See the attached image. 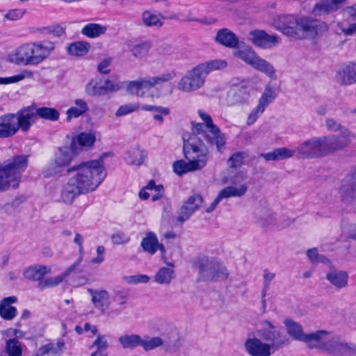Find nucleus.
<instances>
[{"label": "nucleus", "instance_id": "f257e3e1", "mask_svg": "<svg viewBox=\"0 0 356 356\" xmlns=\"http://www.w3.org/2000/svg\"><path fill=\"white\" fill-rule=\"evenodd\" d=\"M98 159L82 161L67 169V173L75 172L71 177L73 181L79 184L86 194L95 191L106 176L104 167V156Z\"/></svg>", "mask_w": 356, "mask_h": 356}, {"label": "nucleus", "instance_id": "f03ea898", "mask_svg": "<svg viewBox=\"0 0 356 356\" xmlns=\"http://www.w3.org/2000/svg\"><path fill=\"white\" fill-rule=\"evenodd\" d=\"M28 165L29 156L25 154L13 156L0 163V192L17 188Z\"/></svg>", "mask_w": 356, "mask_h": 356}, {"label": "nucleus", "instance_id": "7ed1b4c3", "mask_svg": "<svg viewBox=\"0 0 356 356\" xmlns=\"http://www.w3.org/2000/svg\"><path fill=\"white\" fill-rule=\"evenodd\" d=\"M319 339H314L309 348H317L333 356H356V345L346 343L340 340L337 336L324 330L316 331Z\"/></svg>", "mask_w": 356, "mask_h": 356}, {"label": "nucleus", "instance_id": "20e7f679", "mask_svg": "<svg viewBox=\"0 0 356 356\" xmlns=\"http://www.w3.org/2000/svg\"><path fill=\"white\" fill-rule=\"evenodd\" d=\"M54 49V44L50 41L28 43L19 47L15 54V63L17 65H38L42 63Z\"/></svg>", "mask_w": 356, "mask_h": 356}, {"label": "nucleus", "instance_id": "39448f33", "mask_svg": "<svg viewBox=\"0 0 356 356\" xmlns=\"http://www.w3.org/2000/svg\"><path fill=\"white\" fill-rule=\"evenodd\" d=\"M193 266L198 269L199 276L197 282L225 280L229 276L227 268L214 258L198 257L193 261Z\"/></svg>", "mask_w": 356, "mask_h": 356}, {"label": "nucleus", "instance_id": "423d86ee", "mask_svg": "<svg viewBox=\"0 0 356 356\" xmlns=\"http://www.w3.org/2000/svg\"><path fill=\"white\" fill-rule=\"evenodd\" d=\"M183 154L188 161L197 163L199 168L202 169L207 163L209 149L203 140L194 134H183Z\"/></svg>", "mask_w": 356, "mask_h": 356}, {"label": "nucleus", "instance_id": "0eeeda50", "mask_svg": "<svg viewBox=\"0 0 356 356\" xmlns=\"http://www.w3.org/2000/svg\"><path fill=\"white\" fill-rule=\"evenodd\" d=\"M79 154V150L65 138L63 145L58 147L55 152L54 158L49 167L42 170V175L48 178L61 172L63 168L70 166Z\"/></svg>", "mask_w": 356, "mask_h": 356}, {"label": "nucleus", "instance_id": "6e6552de", "mask_svg": "<svg viewBox=\"0 0 356 356\" xmlns=\"http://www.w3.org/2000/svg\"><path fill=\"white\" fill-rule=\"evenodd\" d=\"M261 323L266 327L259 330L257 334L265 343L269 345L273 353L289 345V338L284 332L282 327L274 325L268 320H265Z\"/></svg>", "mask_w": 356, "mask_h": 356}, {"label": "nucleus", "instance_id": "1a4fd4ad", "mask_svg": "<svg viewBox=\"0 0 356 356\" xmlns=\"http://www.w3.org/2000/svg\"><path fill=\"white\" fill-rule=\"evenodd\" d=\"M328 31V25L311 16H300L296 40H314Z\"/></svg>", "mask_w": 356, "mask_h": 356}, {"label": "nucleus", "instance_id": "9d476101", "mask_svg": "<svg viewBox=\"0 0 356 356\" xmlns=\"http://www.w3.org/2000/svg\"><path fill=\"white\" fill-rule=\"evenodd\" d=\"M296 156L298 159H311L325 156L322 137H314L296 147Z\"/></svg>", "mask_w": 356, "mask_h": 356}, {"label": "nucleus", "instance_id": "9b49d317", "mask_svg": "<svg viewBox=\"0 0 356 356\" xmlns=\"http://www.w3.org/2000/svg\"><path fill=\"white\" fill-rule=\"evenodd\" d=\"M354 135L347 129L341 130L339 135L323 136L325 156L340 151L346 147L351 142Z\"/></svg>", "mask_w": 356, "mask_h": 356}, {"label": "nucleus", "instance_id": "f8f14e48", "mask_svg": "<svg viewBox=\"0 0 356 356\" xmlns=\"http://www.w3.org/2000/svg\"><path fill=\"white\" fill-rule=\"evenodd\" d=\"M354 135L347 129L341 130L339 135L323 136L325 156L340 151L346 147L351 142Z\"/></svg>", "mask_w": 356, "mask_h": 356}, {"label": "nucleus", "instance_id": "ddd939ff", "mask_svg": "<svg viewBox=\"0 0 356 356\" xmlns=\"http://www.w3.org/2000/svg\"><path fill=\"white\" fill-rule=\"evenodd\" d=\"M252 86L249 81H243L238 84H234L227 92L226 102L232 106L248 104L250 97Z\"/></svg>", "mask_w": 356, "mask_h": 356}, {"label": "nucleus", "instance_id": "4468645a", "mask_svg": "<svg viewBox=\"0 0 356 356\" xmlns=\"http://www.w3.org/2000/svg\"><path fill=\"white\" fill-rule=\"evenodd\" d=\"M200 118L204 122V126L209 129V134H204V137L207 142L210 145H215L218 151L224 147L225 144V135L221 132L220 129L213 124L211 117L204 113L202 110L198 111Z\"/></svg>", "mask_w": 356, "mask_h": 356}, {"label": "nucleus", "instance_id": "2eb2a0df", "mask_svg": "<svg viewBox=\"0 0 356 356\" xmlns=\"http://www.w3.org/2000/svg\"><path fill=\"white\" fill-rule=\"evenodd\" d=\"M300 17L293 15H281L275 18L274 27L284 35L296 39Z\"/></svg>", "mask_w": 356, "mask_h": 356}, {"label": "nucleus", "instance_id": "dca6fc26", "mask_svg": "<svg viewBox=\"0 0 356 356\" xmlns=\"http://www.w3.org/2000/svg\"><path fill=\"white\" fill-rule=\"evenodd\" d=\"M205 77V73L198 65L181 79L178 88L184 92L196 90L204 84Z\"/></svg>", "mask_w": 356, "mask_h": 356}, {"label": "nucleus", "instance_id": "f3484780", "mask_svg": "<svg viewBox=\"0 0 356 356\" xmlns=\"http://www.w3.org/2000/svg\"><path fill=\"white\" fill-rule=\"evenodd\" d=\"M339 193L342 202L351 203L356 200V165L341 180Z\"/></svg>", "mask_w": 356, "mask_h": 356}, {"label": "nucleus", "instance_id": "a211bd4d", "mask_svg": "<svg viewBox=\"0 0 356 356\" xmlns=\"http://www.w3.org/2000/svg\"><path fill=\"white\" fill-rule=\"evenodd\" d=\"M283 323L287 334L291 338L298 341L305 342L309 348V345L313 343L314 339H319L318 334H316V332L310 334L304 333L302 326L291 318L284 319Z\"/></svg>", "mask_w": 356, "mask_h": 356}, {"label": "nucleus", "instance_id": "6ab92c4d", "mask_svg": "<svg viewBox=\"0 0 356 356\" xmlns=\"http://www.w3.org/2000/svg\"><path fill=\"white\" fill-rule=\"evenodd\" d=\"M337 83L349 86L356 83V60L342 63L335 75Z\"/></svg>", "mask_w": 356, "mask_h": 356}, {"label": "nucleus", "instance_id": "aec40b11", "mask_svg": "<svg viewBox=\"0 0 356 356\" xmlns=\"http://www.w3.org/2000/svg\"><path fill=\"white\" fill-rule=\"evenodd\" d=\"M203 203V197L200 194H193L186 200L180 209L177 221L183 223L198 210Z\"/></svg>", "mask_w": 356, "mask_h": 356}, {"label": "nucleus", "instance_id": "412c9836", "mask_svg": "<svg viewBox=\"0 0 356 356\" xmlns=\"http://www.w3.org/2000/svg\"><path fill=\"white\" fill-rule=\"evenodd\" d=\"M244 348L250 356H271L273 354L269 345L257 337L248 338Z\"/></svg>", "mask_w": 356, "mask_h": 356}, {"label": "nucleus", "instance_id": "4be33fe9", "mask_svg": "<svg viewBox=\"0 0 356 356\" xmlns=\"http://www.w3.org/2000/svg\"><path fill=\"white\" fill-rule=\"evenodd\" d=\"M252 43L259 48L269 49L279 42L277 35H269L264 30L255 29L249 33Z\"/></svg>", "mask_w": 356, "mask_h": 356}, {"label": "nucleus", "instance_id": "5701e85b", "mask_svg": "<svg viewBox=\"0 0 356 356\" xmlns=\"http://www.w3.org/2000/svg\"><path fill=\"white\" fill-rule=\"evenodd\" d=\"M34 110H35L34 106H27L14 113L16 115L15 124L17 130L21 129L22 131H27L30 129L35 122L33 118L37 116L36 111Z\"/></svg>", "mask_w": 356, "mask_h": 356}, {"label": "nucleus", "instance_id": "b1692460", "mask_svg": "<svg viewBox=\"0 0 356 356\" xmlns=\"http://www.w3.org/2000/svg\"><path fill=\"white\" fill-rule=\"evenodd\" d=\"M348 0H320L314 6L312 13L315 16L329 15L342 8Z\"/></svg>", "mask_w": 356, "mask_h": 356}, {"label": "nucleus", "instance_id": "393cba45", "mask_svg": "<svg viewBox=\"0 0 356 356\" xmlns=\"http://www.w3.org/2000/svg\"><path fill=\"white\" fill-rule=\"evenodd\" d=\"M214 41L217 44L229 49L238 48L241 44L239 38L236 33L227 28L219 29L216 32Z\"/></svg>", "mask_w": 356, "mask_h": 356}, {"label": "nucleus", "instance_id": "a878e982", "mask_svg": "<svg viewBox=\"0 0 356 356\" xmlns=\"http://www.w3.org/2000/svg\"><path fill=\"white\" fill-rule=\"evenodd\" d=\"M81 194H86V193L70 177L62 186L60 198L65 204L70 205Z\"/></svg>", "mask_w": 356, "mask_h": 356}, {"label": "nucleus", "instance_id": "bb28decb", "mask_svg": "<svg viewBox=\"0 0 356 356\" xmlns=\"http://www.w3.org/2000/svg\"><path fill=\"white\" fill-rule=\"evenodd\" d=\"M15 120L16 115L14 113L0 116V138H10L18 131Z\"/></svg>", "mask_w": 356, "mask_h": 356}, {"label": "nucleus", "instance_id": "cd10ccee", "mask_svg": "<svg viewBox=\"0 0 356 356\" xmlns=\"http://www.w3.org/2000/svg\"><path fill=\"white\" fill-rule=\"evenodd\" d=\"M83 257L81 255L76 261L69 266L63 273V277L65 279L70 275L74 274L73 285L79 286L85 285L88 283V279L86 275H81V273H83L82 268H80V264L82 262Z\"/></svg>", "mask_w": 356, "mask_h": 356}, {"label": "nucleus", "instance_id": "c85d7f7f", "mask_svg": "<svg viewBox=\"0 0 356 356\" xmlns=\"http://www.w3.org/2000/svg\"><path fill=\"white\" fill-rule=\"evenodd\" d=\"M66 139L70 140L74 147L82 151V147H91L96 141L95 134L92 132H81L74 136L67 135Z\"/></svg>", "mask_w": 356, "mask_h": 356}, {"label": "nucleus", "instance_id": "c756f323", "mask_svg": "<svg viewBox=\"0 0 356 356\" xmlns=\"http://www.w3.org/2000/svg\"><path fill=\"white\" fill-rule=\"evenodd\" d=\"M17 301L16 296H9L3 298L0 301V316L6 321L13 320L17 314L15 307L11 306V304Z\"/></svg>", "mask_w": 356, "mask_h": 356}, {"label": "nucleus", "instance_id": "7c9ffc66", "mask_svg": "<svg viewBox=\"0 0 356 356\" xmlns=\"http://www.w3.org/2000/svg\"><path fill=\"white\" fill-rule=\"evenodd\" d=\"M88 292L92 296L91 300L94 307L99 309L102 313H104L108 308L106 302L109 300V294L106 290H95L92 289H88Z\"/></svg>", "mask_w": 356, "mask_h": 356}, {"label": "nucleus", "instance_id": "2f4dec72", "mask_svg": "<svg viewBox=\"0 0 356 356\" xmlns=\"http://www.w3.org/2000/svg\"><path fill=\"white\" fill-rule=\"evenodd\" d=\"M51 273V268L47 266L33 265L26 268L23 273L24 277L31 281L40 282L48 274Z\"/></svg>", "mask_w": 356, "mask_h": 356}, {"label": "nucleus", "instance_id": "473e14b6", "mask_svg": "<svg viewBox=\"0 0 356 356\" xmlns=\"http://www.w3.org/2000/svg\"><path fill=\"white\" fill-rule=\"evenodd\" d=\"M163 341V346H164L165 350L167 352H177L182 346L181 337L176 330H171L164 334Z\"/></svg>", "mask_w": 356, "mask_h": 356}, {"label": "nucleus", "instance_id": "72a5a7b5", "mask_svg": "<svg viewBox=\"0 0 356 356\" xmlns=\"http://www.w3.org/2000/svg\"><path fill=\"white\" fill-rule=\"evenodd\" d=\"M235 49L233 52L234 56L252 66L257 56L255 51L250 46L246 45L244 42H241L239 47Z\"/></svg>", "mask_w": 356, "mask_h": 356}, {"label": "nucleus", "instance_id": "f704fd0d", "mask_svg": "<svg viewBox=\"0 0 356 356\" xmlns=\"http://www.w3.org/2000/svg\"><path fill=\"white\" fill-rule=\"evenodd\" d=\"M296 154L295 150H291L287 147H283L276 148L272 152L268 153H261L260 157L264 158L266 161H279L292 157Z\"/></svg>", "mask_w": 356, "mask_h": 356}, {"label": "nucleus", "instance_id": "c9c22d12", "mask_svg": "<svg viewBox=\"0 0 356 356\" xmlns=\"http://www.w3.org/2000/svg\"><path fill=\"white\" fill-rule=\"evenodd\" d=\"M252 67L255 70L266 74L271 79H277V75L274 67L268 61L260 58L258 55L252 63Z\"/></svg>", "mask_w": 356, "mask_h": 356}, {"label": "nucleus", "instance_id": "e433bc0d", "mask_svg": "<svg viewBox=\"0 0 356 356\" xmlns=\"http://www.w3.org/2000/svg\"><path fill=\"white\" fill-rule=\"evenodd\" d=\"M326 279L337 289L347 286L348 275L346 271H332L326 275Z\"/></svg>", "mask_w": 356, "mask_h": 356}, {"label": "nucleus", "instance_id": "4c0bfd02", "mask_svg": "<svg viewBox=\"0 0 356 356\" xmlns=\"http://www.w3.org/2000/svg\"><path fill=\"white\" fill-rule=\"evenodd\" d=\"M173 171L179 176H181L188 172L200 170L197 163L192 161H185L183 159L175 161L172 165Z\"/></svg>", "mask_w": 356, "mask_h": 356}, {"label": "nucleus", "instance_id": "58836bf2", "mask_svg": "<svg viewBox=\"0 0 356 356\" xmlns=\"http://www.w3.org/2000/svg\"><path fill=\"white\" fill-rule=\"evenodd\" d=\"M142 337L139 334H123L118 338V341L124 349L134 350L141 346Z\"/></svg>", "mask_w": 356, "mask_h": 356}, {"label": "nucleus", "instance_id": "ea45409f", "mask_svg": "<svg viewBox=\"0 0 356 356\" xmlns=\"http://www.w3.org/2000/svg\"><path fill=\"white\" fill-rule=\"evenodd\" d=\"M65 342L63 339H59L56 343H49L42 346L38 349V353L41 355L51 353L54 356H60L64 351Z\"/></svg>", "mask_w": 356, "mask_h": 356}, {"label": "nucleus", "instance_id": "a19ab883", "mask_svg": "<svg viewBox=\"0 0 356 356\" xmlns=\"http://www.w3.org/2000/svg\"><path fill=\"white\" fill-rule=\"evenodd\" d=\"M107 30L106 26L96 23H89L81 29V33L90 38H95L104 35Z\"/></svg>", "mask_w": 356, "mask_h": 356}, {"label": "nucleus", "instance_id": "79ce46f5", "mask_svg": "<svg viewBox=\"0 0 356 356\" xmlns=\"http://www.w3.org/2000/svg\"><path fill=\"white\" fill-rule=\"evenodd\" d=\"M90 48L89 42L86 41H76L70 44L67 47V52L74 56H83L86 55Z\"/></svg>", "mask_w": 356, "mask_h": 356}, {"label": "nucleus", "instance_id": "37998d69", "mask_svg": "<svg viewBox=\"0 0 356 356\" xmlns=\"http://www.w3.org/2000/svg\"><path fill=\"white\" fill-rule=\"evenodd\" d=\"M126 85L127 90L131 95L143 96V93H140L142 88H149L147 79H139L138 80L122 82V85Z\"/></svg>", "mask_w": 356, "mask_h": 356}, {"label": "nucleus", "instance_id": "c03bdc74", "mask_svg": "<svg viewBox=\"0 0 356 356\" xmlns=\"http://www.w3.org/2000/svg\"><path fill=\"white\" fill-rule=\"evenodd\" d=\"M158 244L156 235L152 232L147 233L146 236L143 238L140 246L144 252L154 254L156 252V246Z\"/></svg>", "mask_w": 356, "mask_h": 356}, {"label": "nucleus", "instance_id": "a18cd8bd", "mask_svg": "<svg viewBox=\"0 0 356 356\" xmlns=\"http://www.w3.org/2000/svg\"><path fill=\"white\" fill-rule=\"evenodd\" d=\"M277 93L270 86H267L257 104V110L265 111L266 108L276 98Z\"/></svg>", "mask_w": 356, "mask_h": 356}, {"label": "nucleus", "instance_id": "49530a36", "mask_svg": "<svg viewBox=\"0 0 356 356\" xmlns=\"http://www.w3.org/2000/svg\"><path fill=\"white\" fill-rule=\"evenodd\" d=\"M247 191L248 187L244 184L241 185L239 188L227 186L219 192L218 195L221 199L229 198L230 197H241Z\"/></svg>", "mask_w": 356, "mask_h": 356}, {"label": "nucleus", "instance_id": "de8ad7c7", "mask_svg": "<svg viewBox=\"0 0 356 356\" xmlns=\"http://www.w3.org/2000/svg\"><path fill=\"white\" fill-rule=\"evenodd\" d=\"M206 76L211 71L219 70L225 68L227 63L225 60L215 59L207 61L199 65Z\"/></svg>", "mask_w": 356, "mask_h": 356}, {"label": "nucleus", "instance_id": "09e8293b", "mask_svg": "<svg viewBox=\"0 0 356 356\" xmlns=\"http://www.w3.org/2000/svg\"><path fill=\"white\" fill-rule=\"evenodd\" d=\"M36 115L42 119L49 121H56L59 119L60 113L58 110L50 107H40L35 108Z\"/></svg>", "mask_w": 356, "mask_h": 356}, {"label": "nucleus", "instance_id": "8fccbe9b", "mask_svg": "<svg viewBox=\"0 0 356 356\" xmlns=\"http://www.w3.org/2000/svg\"><path fill=\"white\" fill-rule=\"evenodd\" d=\"M256 215L258 217L257 223L263 227H266L275 222L273 214L268 208L257 211Z\"/></svg>", "mask_w": 356, "mask_h": 356}, {"label": "nucleus", "instance_id": "3c124183", "mask_svg": "<svg viewBox=\"0 0 356 356\" xmlns=\"http://www.w3.org/2000/svg\"><path fill=\"white\" fill-rule=\"evenodd\" d=\"M163 339L159 337H154L150 338L149 336L145 335L141 339V347L145 351L154 350L159 346H163Z\"/></svg>", "mask_w": 356, "mask_h": 356}, {"label": "nucleus", "instance_id": "603ef678", "mask_svg": "<svg viewBox=\"0 0 356 356\" xmlns=\"http://www.w3.org/2000/svg\"><path fill=\"white\" fill-rule=\"evenodd\" d=\"M174 270L168 268H161L154 276L156 282L163 284H169L173 278Z\"/></svg>", "mask_w": 356, "mask_h": 356}, {"label": "nucleus", "instance_id": "864d4df0", "mask_svg": "<svg viewBox=\"0 0 356 356\" xmlns=\"http://www.w3.org/2000/svg\"><path fill=\"white\" fill-rule=\"evenodd\" d=\"M127 163L130 165H140L145 159L144 152L138 148H132L127 152Z\"/></svg>", "mask_w": 356, "mask_h": 356}, {"label": "nucleus", "instance_id": "5fc2aeb1", "mask_svg": "<svg viewBox=\"0 0 356 356\" xmlns=\"http://www.w3.org/2000/svg\"><path fill=\"white\" fill-rule=\"evenodd\" d=\"M175 76V72H171L166 74H163L158 76L148 78L147 79V81L149 88H153L156 85H160L163 83L168 82L172 80Z\"/></svg>", "mask_w": 356, "mask_h": 356}, {"label": "nucleus", "instance_id": "6e6d98bb", "mask_svg": "<svg viewBox=\"0 0 356 356\" xmlns=\"http://www.w3.org/2000/svg\"><path fill=\"white\" fill-rule=\"evenodd\" d=\"M6 350L9 356H21L22 353L20 343L15 338L7 341Z\"/></svg>", "mask_w": 356, "mask_h": 356}, {"label": "nucleus", "instance_id": "4d7b16f0", "mask_svg": "<svg viewBox=\"0 0 356 356\" xmlns=\"http://www.w3.org/2000/svg\"><path fill=\"white\" fill-rule=\"evenodd\" d=\"M65 278L63 277V274L61 273L60 275L55 277H50L48 279H42V281L38 282V288L40 290H43L47 288H52L58 286L60 283L64 280Z\"/></svg>", "mask_w": 356, "mask_h": 356}, {"label": "nucleus", "instance_id": "13d9d810", "mask_svg": "<svg viewBox=\"0 0 356 356\" xmlns=\"http://www.w3.org/2000/svg\"><path fill=\"white\" fill-rule=\"evenodd\" d=\"M151 48L150 43L144 42L136 45H134L131 49V54L134 57L143 58L145 56Z\"/></svg>", "mask_w": 356, "mask_h": 356}, {"label": "nucleus", "instance_id": "bf43d9fd", "mask_svg": "<svg viewBox=\"0 0 356 356\" xmlns=\"http://www.w3.org/2000/svg\"><path fill=\"white\" fill-rule=\"evenodd\" d=\"M143 23L147 26H161L163 25V22L161 20V16L152 14L148 11H145L143 14Z\"/></svg>", "mask_w": 356, "mask_h": 356}, {"label": "nucleus", "instance_id": "052dcab7", "mask_svg": "<svg viewBox=\"0 0 356 356\" xmlns=\"http://www.w3.org/2000/svg\"><path fill=\"white\" fill-rule=\"evenodd\" d=\"M86 92L92 97L102 96L104 95V89L98 83L91 80L86 86Z\"/></svg>", "mask_w": 356, "mask_h": 356}, {"label": "nucleus", "instance_id": "680f3d73", "mask_svg": "<svg viewBox=\"0 0 356 356\" xmlns=\"http://www.w3.org/2000/svg\"><path fill=\"white\" fill-rule=\"evenodd\" d=\"M140 108L139 104H128L120 106L115 111L116 117H122L137 111Z\"/></svg>", "mask_w": 356, "mask_h": 356}, {"label": "nucleus", "instance_id": "e2e57ef3", "mask_svg": "<svg viewBox=\"0 0 356 356\" xmlns=\"http://www.w3.org/2000/svg\"><path fill=\"white\" fill-rule=\"evenodd\" d=\"M33 73L30 71L24 70L21 74L9 77H2L3 85L13 83L23 80L25 77L32 76Z\"/></svg>", "mask_w": 356, "mask_h": 356}, {"label": "nucleus", "instance_id": "0e129e2a", "mask_svg": "<svg viewBox=\"0 0 356 356\" xmlns=\"http://www.w3.org/2000/svg\"><path fill=\"white\" fill-rule=\"evenodd\" d=\"M140 108L143 111L160 113L161 114H163V115H168L170 113V108H168L167 107L157 106H154V105L142 104V105H140Z\"/></svg>", "mask_w": 356, "mask_h": 356}, {"label": "nucleus", "instance_id": "69168bd1", "mask_svg": "<svg viewBox=\"0 0 356 356\" xmlns=\"http://www.w3.org/2000/svg\"><path fill=\"white\" fill-rule=\"evenodd\" d=\"M244 152H238L234 153L230 158L229 159V162H230V167L233 168H236L240 167L243 162L244 159Z\"/></svg>", "mask_w": 356, "mask_h": 356}, {"label": "nucleus", "instance_id": "338daca9", "mask_svg": "<svg viewBox=\"0 0 356 356\" xmlns=\"http://www.w3.org/2000/svg\"><path fill=\"white\" fill-rule=\"evenodd\" d=\"M104 89V95L109 92H116L120 90L122 88V83H114L113 81L110 79H106L104 81V86H102Z\"/></svg>", "mask_w": 356, "mask_h": 356}, {"label": "nucleus", "instance_id": "774afa93", "mask_svg": "<svg viewBox=\"0 0 356 356\" xmlns=\"http://www.w3.org/2000/svg\"><path fill=\"white\" fill-rule=\"evenodd\" d=\"M127 282L129 284L147 283L150 277L147 275H136L128 276L126 278Z\"/></svg>", "mask_w": 356, "mask_h": 356}]
</instances>
